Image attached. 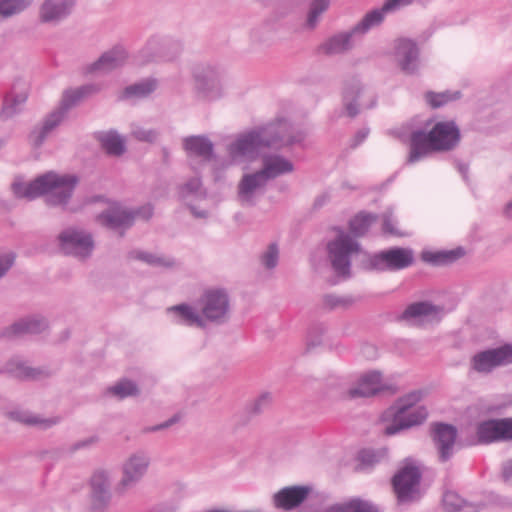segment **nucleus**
<instances>
[{
  "mask_svg": "<svg viewBox=\"0 0 512 512\" xmlns=\"http://www.w3.org/2000/svg\"><path fill=\"white\" fill-rule=\"evenodd\" d=\"M461 141V132L455 121H439L430 131L417 129L410 134L409 163H415L434 152L454 150Z\"/></svg>",
  "mask_w": 512,
  "mask_h": 512,
  "instance_id": "obj_1",
  "label": "nucleus"
},
{
  "mask_svg": "<svg viewBox=\"0 0 512 512\" xmlns=\"http://www.w3.org/2000/svg\"><path fill=\"white\" fill-rule=\"evenodd\" d=\"M100 90L101 86L99 84H86L76 89L65 90L59 107L45 117L40 127L31 132L30 140L33 145L35 147L41 146L47 135L64 120L71 108L82 100L97 94Z\"/></svg>",
  "mask_w": 512,
  "mask_h": 512,
  "instance_id": "obj_2",
  "label": "nucleus"
},
{
  "mask_svg": "<svg viewBox=\"0 0 512 512\" xmlns=\"http://www.w3.org/2000/svg\"><path fill=\"white\" fill-rule=\"evenodd\" d=\"M281 140L280 130L270 125L250 131L229 145L228 151L232 159L255 158L265 147H274Z\"/></svg>",
  "mask_w": 512,
  "mask_h": 512,
  "instance_id": "obj_3",
  "label": "nucleus"
},
{
  "mask_svg": "<svg viewBox=\"0 0 512 512\" xmlns=\"http://www.w3.org/2000/svg\"><path fill=\"white\" fill-rule=\"evenodd\" d=\"M79 178L73 174H58L49 171L41 175V196L51 207H65L73 196Z\"/></svg>",
  "mask_w": 512,
  "mask_h": 512,
  "instance_id": "obj_4",
  "label": "nucleus"
},
{
  "mask_svg": "<svg viewBox=\"0 0 512 512\" xmlns=\"http://www.w3.org/2000/svg\"><path fill=\"white\" fill-rule=\"evenodd\" d=\"M422 471L412 463L406 462L392 477L391 484L398 502L411 503L421 497L420 483Z\"/></svg>",
  "mask_w": 512,
  "mask_h": 512,
  "instance_id": "obj_5",
  "label": "nucleus"
},
{
  "mask_svg": "<svg viewBox=\"0 0 512 512\" xmlns=\"http://www.w3.org/2000/svg\"><path fill=\"white\" fill-rule=\"evenodd\" d=\"M415 263V254L410 247L394 246L381 250L368 260L369 267L379 272H396Z\"/></svg>",
  "mask_w": 512,
  "mask_h": 512,
  "instance_id": "obj_6",
  "label": "nucleus"
},
{
  "mask_svg": "<svg viewBox=\"0 0 512 512\" xmlns=\"http://www.w3.org/2000/svg\"><path fill=\"white\" fill-rule=\"evenodd\" d=\"M328 252L333 269L338 275L349 276L351 255L360 250L359 243L349 234L340 231L337 237L328 243Z\"/></svg>",
  "mask_w": 512,
  "mask_h": 512,
  "instance_id": "obj_7",
  "label": "nucleus"
},
{
  "mask_svg": "<svg viewBox=\"0 0 512 512\" xmlns=\"http://www.w3.org/2000/svg\"><path fill=\"white\" fill-rule=\"evenodd\" d=\"M57 240L63 254L79 259L88 258L94 250V240L91 233L83 229L66 228L59 233Z\"/></svg>",
  "mask_w": 512,
  "mask_h": 512,
  "instance_id": "obj_8",
  "label": "nucleus"
},
{
  "mask_svg": "<svg viewBox=\"0 0 512 512\" xmlns=\"http://www.w3.org/2000/svg\"><path fill=\"white\" fill-rule=\"evenodd\" d=\"M510 364H512V344L509 343L479 351L470 359V369L484 375Z\"/></svg>",
  "mask_w": 512,
  "mask_h": 512,
  "instance_id": "obj_9",
  "label": "nucleus"
},
{
  "mask_svg": "<svg viewBox=\"0 0 512 512\" xmlns=\"http://www.w3.org/2000/svg\"><path fill=\"white\" fill-rule=\"evenodd\" d=\"M149 465L147 452L138 450L132 453L122 464V477L115 487L116 493L123 495L134 488L146 474Z\"/></svg>",
  "mask_w": 512,
  "mask_h": 512,
  "instance_id": "obj_10",
  "label": "nucleus"
},
{
  "mask_svg": "<svg viewBox=\"0 0 512 512\" xmlns=\"http://www.w3.org/2000/svg\"><path fill=\"white\" fill-rule=\"evenodd\" d=\"M201 312L205 323L223 324L229 319V297L225 290H207L201 298Z\"/></svg>",
  "mask_w": 512,
  "mask_h": 512,
  "instance_id": "obj_11",
  "label": "nucleus"
},
{
  "mask_svg": "<svg viewBox=\"0 0 512 512\" xmlns=\"http://www.w3.org/2000/svg\"><path fill=\"white\" fill-rule=\"evenodd\" d=\"M430 436L437 450L438 460L441 463L449 461L454 454L457 428L452 424L434 422L430 425Z\"/></svg>",
  "mask_w": 512,
  "mask_h": 512,
  "instance_id": "obj_12",
  "label": "nucleus"
},
{
  "mask_svg": "<svg viewBox=\"0 0 512 512\" xmlns=\"http://www.w3.org/2000/svg\"><path fill=\"white\" fill-rule=\"evenodd\" d=\"M383 392L395 394L397 388L394 385L384 383L381 372L374 370L364 374L357 386L349 389L348 396L351 399L358 397L367 398Z\"/></svg>",
  "mask_w": 512,
  "mask_h": 512,
  "instance_id": "obj_13",
  "label": "nucleus"
},
{
  "mask_svg": "<svg viewBox=\"0 0 512 512\" xmlns=\"http://www.w3.org/2000/svg\"><path fill=\"white\" fill-rule=\"evenodd\" d=\"M91 510L93 512H106L111 502L110 481L104 471L95 472L90 481Z\"/></svg>",
  "mask_w": 512,
  "mask_h": 512,
  "instance_id": "obj_14",
  "label": "nucleus"
},
{
  "mask_svg": "<svg viewBox=\"0 0 512 512\" xmlns=\"http://www.w3.org/2000/svg\"><path fill=\"white\" fill-rule=\"evenodd\" d=\"M395 59L401 71L414 74L418 69L419 48L411 39L400 38L395 42Z\"/></svg>",
  "mask_w": 512,
  "mask_h": 512,
  "instance_id": "obj_15",
  "label": "nucleus"
},
{
  "mask_svg": "<svg viewBox=\"0 0 512 512\" xmlns=\"http://www.w3.org/2000/svg\"><path fill=\"white\" fill-rule=\"evenodd\" d=\"M387 413L392 416V422L385 428V434L388 436L395 435L402 430L420 425L428 416V411L424 406H419L413 410L403 412L402 414L398 413V411Z\"/></svg>",
  "mask_w": 512,
  "mask_h": 512,
  "instance_id": "obj_16",
  "label": "nucleus"
},
{
  "mask_svg": "<svg viewBox=\"0 0 512 512\" xmlns=\"http://www.w3.org/2000/svg\"><path fill=\"white\" fill-rule=\"evenodd\" d=\"M310 488L306 486H288L280 489L272 497L275 508L291 511L299 507L308 497Z\"/></svg>",
  "mask_w": 512,
  "mask_h": 512,
  "instance_id": "obj_17",
  "label": "nucleus"
},
{
  "mask_svg": "<svg viewBox=\"0 0 512 512\" xmlns=\"http://www.w3.org/2000/svg\"><path fill=\"white\" fill-rule=\"evenodd\" d=\"M75 2L76 0H44L39 8L40 22L59 23L71 14Z\"/></svg>",
  "mask_w": 512,
  "mask_h": 512,
  "instance_id": "obj_18",
  "label": "nucleus"
},
{
  "mask_svg": "<svg viewBox=\"0 0 512 512\" xmlns=\"http://www.w3.org/2000/svg\"><path fill=\"white\" fill-rule=\"evenodd\" d=\"M0 372H5L11 377L19 380H42L49 378L52 375V372L48 368H34L28 366L26 362L20 358L10 359Z\"/></svg>",
  "mask_w": 512,
  "mask_h": 512,
  "instance_id": "obj_19",
  "label": "nucleus"
},
{
  "mask_svg": "<svg viewBox=\"0 0 512 512\" xmlns=\"http://www.w3.org/2000/svg\"><path fill=\"white\" fill-rule=\"evenodd\" d=\"M47 321L40 316L22 318L6 327L1 335L8 339L23 337L25 335L39 334L47 328Z\"/></svg>",
  "mask_w": 512,
  "mask_h": 512,
  "instance_id": "obj_20",
  "label": "nucleus"
},
{
  "mask_svg": "<svg viewBox=\"0 0 512 512\" xmlns=\"http://www.w3.org/2000/svg\"><path fill=\"white\" fill-rule=\"evenodd\" d=\"M401 7L403 5L399 1L393 3L391 0H385L381 8L366 13L361 21L352 27V30L356 35H364L371 28L379 26L384 21L386 13L396 11Z\"/></svg>",
  "mask_w": 512,
  "mask_h": 512,
  "instance_id": "obj_21",
  "label": "nucleus"
},
{
  "mask_svg": "<svg viewBox=\"0 0 512 512\" xmlns=\"http://www.w3.org/2000/svg\"><path fill=\"white\" fill-rule=\"evenodd\" d=\"M127 57L128 55L124 48L115 46L111 50L104 52L98 60L90 64L87 67V72L109 73L123 66Z\"/></svg>",
  "mask_w": 512,
  "mask_h": 512,
  "instance_id": "obj_22",
  "label": "nucleus"
},
{
  "mask_svg": "<svg viewBox=\"0 0 512 512\" xmlns=\"http://www.w3.org/2000/svg\"><path fill=\"white\" fill-rule=\"evenodd\" d=\"M195 86L203 97L215 99L220 96V80L217 72L210 68H203L194 74Z\"/></svg>",
  "mask_w": 512,
  "mask_h": 512,
  "instance_id": "obj_23",
  "label": "nucleus"
},
{
  "mask_svg": "<svg viewBox=\"0 0 512 512\" xmlns=\"http://www.w3.org/2000/svg\"><path fill=\"white\" fill-rule=\"evenodd\" d=\"M268 180L261 170L245 174L238 185V198L242 205H253V194L259 189L265 187Z\"/></svg>",
  "mask_w": 512,
  "mask_h": 512,
  "instance_id": "obj_24",
  "label": "nucleus"
},
{
  "mask_svg": "<svg viewBox=\"0 0 512 512\" xmlns=\"http://www.w3.org/2000/svg\"><path fill=\"white\" fill-rule=\"evenodd\" d=\"M183 148L189 156L199 157L203 161H211L214 157V145L204 135H193L184 138Z\"/></svg>",
  "mask_w": 512,
  "mask_h": 512,
  "instance_id": "obj_25",
  "label": "nucleus"
},
{
  "mask_svg": "<svg viewBox=\"0 0 512 512\" xmlns=\"http://www.w3.org/2000/svg\"><path fill=\"white\" fill-rule=\"evenodd\" d=\"M170 46L171 44L166 41L163 42L156 38L150 39L145 47H143L139 52V55L142 58V63L174 59L179 52V47L175 46L176 53L170 54L168 51Z\"/></svg>",
  "mask_w": 512,
  "mask_h": 512,
  "instance_id": "obj_26",
  "label": "nucleus"
},
{
  "mask_svg": "<svg viewBox=\"0 0 512 512\" xmlns=\"http://www.w3.org/2000/svg\"><path fill=\"white\" fill-rule=\"evenodd\" d=\"M97 219L101 225L110 229H126L134 223L132 212L120 208H110L102 212Z\"/></svg>",
  "mask_w": 512,
  "mask_h": 512,
  "instance_id": "obj_27",
  "label": "nucleus"
},
{
  "mask_svg": "<svg viewBox=\"0 0 512 512\" xmlns=\"http://www.w3.org/2000/svg\"><path fill=\"white\" fill-rule=\"evenodd\" d=\"M465 253L466 252L463 247H457L451 250H424L421 252L420 257L423 262L432 266H447L461 259Z\"/></svg>",
  "mask_w": 512,
  "mask_h": 512,
  "instance_id": "obj_28",
  "label": "nucleus"
},
{
  "mask_svg": "<svg viewBox=\"0 0 512 512\" xmlns=\"http://www.w3.org/2000/svg\"><path fill=\"white\" fill-rule=\"evenodd\" d=\"M356 35L353 30L341 32L329 37L319 46V51L325 55L342 54L352 49V37Z\"/></svg>",
  "mask_w": 512,
  "mask_h": 512,
  "instance_id": "obj_29",
  "label": "nucleus"
},
{
  "mask_svg": "<svg viewBox=\"0 0 512 512\" xmlns=\"http://www.w3.org/2000/svg\"><path fill=\"white\" fill-rule=\"evenodd\" d=\"M363 92V87L360 81L356 78L347 80L343 88V105L347 112V115L351 118L356 117L359 114L358 99Z\"/></svg>",
  "mask_w": 512,
  "mask_h": 512,
  "instance_id": "obj_30",
  "label": "nucleus"
},
{
  "mask_svg": "<svg viewBox=\"0 0 512 512\" xmlns=\"http://www.w3.org/2000/svg\"><path fill=\"white\" fill-rule=\"evenodd\" d=\"M293 170V163L280 155H266L263 157L261 171L267 180L291 173Z\"/></svg>",
  "mask_w": 512,
  "mask_h": 512,
  "instance_id": "obj_31",
  "label": "nucleus"
},
{
  "mask_svg": "<svg viewBox=\"0 0 512 512\" xmlns=\"http://www.w3.org/2000/svg\"><path fill=\"white\" fill-rule=\"evenodd\" d=\"M442 312V307L434 305L428 301H420L408 305L402 314V318L406 320L428 318L430 321H438Z\"/></svg>",
  "mask_w": 512,
  "mask_h": 512,
  "instance_id": "obj_32",
  "label": "nucleus"
},
{
  "mask_svg": "<svg viewBox=\"0 0 512 512\" xmlns=\"http://www.w3.org/2000/svg\"><path fill=\"white\" fill-rule=\"evenodd\" d=\"M6 416L10 420L22 423L24 425L39 426L43 429H48L60 422L59 417L43 418L40 415L21 410L9 411L6 413Z\"/></svg>",
  "mask_w": 512,
  "mask_h": 512,
  "instance_id": "obj_33",
  "label": "nucleus"
},
{
  "mask_svg": "<svg viewBox=\"0 0 512 512\" xmlns=\"http://www.w3.org/2000/svg\"><path fill=\"white\" fill-rule=\"evenodd\" d=\"M169 313H173L177 323L187 326H197L204 328L206 326L203 317L190 305L178 304L167 309Z\"/></svg>",
  "mask_w": 512,
  "mask_h": 512,
  "instance_id": "obj_34",
  "label": "nucleus"
},
{
  "mask_svg": "<svg viewBox=\"0 0 512 512\" xmlns=\"http://www.w3.org/2000/svg\"><path fill=\"white\" fill-rule=\"evenodd\" d=\"M96 139L108 155L121 156L126 150L124 140L115 131L99 132Z\"/></svg>",
  "mask_w": 512,
  "mask_h": 512,
  "instance_id": "obj_35",
  "label": "nucleus"
},
{
  "mask_svg": "<svg viewBox=\"0 0 512 512\" xmlns=\"http://www.w3.org/2000/svg\"><path fill=\"white\" fill-rule=\"evenodd\" d=\"M477 438L483 444L502 441L500 419H489L480 422L477 426Z\"/></svg>",
  "mask_w": 512,
  "mask_h": 512,
  "instance_id": "obj_36",
  "label": "nucleus"
},
{
  "mask_svg": "<svg viewBox=\"0 0 512 512\" xmlns=\"http://www.w3.org/2000/svg\"><path fill=\"white\" fill-rule=\"evenodd\" d=\"M157 81L149 78L127 86L119 96L120 100L130 98H145L156 90Z\"/></svg>",
  "mask_w": 512,
  "mask_h": 512,
  "instance_id": "obj_37",
  "label": "nucleus"
},
{
  "mask_svg": "<svg viewBox=\"0 0 512 512\" xmlns=\"http://www.w3.org/2000/svg\"><path fill=\"white\" fill-rule=\"evenodd\" d=\"M11 189L15 197L33 200L41 196V175L29 183L14 181Z\"/></svg>",
  "mask_w": 512,
  "mask_h": 512,
  "instance_id": "obj_38",
  "label": "nucleus"
},
{
  "mask_svg": "<svg viewBox=\"0 0 512 512\" xmlns=\"http://www.w3.org/2000/svg\"><path fill=\"white\" fill-rule=\"evenodd\" d=\"M107 393L122 400L127 397H136L140 394L138 385L127 378L120 379L116 384L107 388Z\"/></svg>",
  "mask_w": 512,
  "mask_h": 512,
  "instance_id": "obj_39",
  "label": "nucleus"
},
{
  "mask_svg": "<svg viewBox=\"0 0 512 512\" xmlns=\"http://www.w3.org/2000/svg\"><path fill=\"white\" fill-rule=\"evenodd\" d=\"M273 127H277L280 130L281 140L277 143L274 148H281L284 146H291L294 144L301 143L305 139V133L301 130L289 133V125L285 121H280L277 124H271Z\"/></svg>",
  "mask_w": 512,
  "mask_h": 512,
  "instance_id": "obj_40",
  "label": "nucleus"
},
{
  "mask_svg": "<svg viewBox=\"0 0 512 512\" xmlns=\"http://www.w3.org/2000/svg\"><path fill=\"white\" fill-rule=\"evenodd\" d=\"M377 220V216L371 213L361 212L354 216L349 222V229L355 237L364 236L372 223Z\"/></svg>",
  "mask_w": 512,
  "mask_h": 512,
  "instance_id": "obj_41",
  "label": "nucleus"
},
{
  "mask_svg": "<svg viewBox=\"0 0 512 512\" xmlns=\"http://www.w3.org/2000/svg\"><path fill=\"white\" fill-rule=\"evenodd\" d=\"M27 95L24 93L17 94L13 97H5L3 107L0 112V118L3 121L11 119L21 111V106L26 102Z\"/></svg>",
  "mask_w": 512,
  "mask_h": 512,
  "instance_id": "obj_42",
  "label": "nucleus"
},
{
  "mask_svg": "<svg viewBox=\"0 0 512 512\" xmlns=\"http://www.w3.org/2000/svg\"><path fill=\"white\" fill-rule=\"evenodd\" d=\"M462 96L460 91H444V92H433L428 91L425 93V100L432 108H440L449 102L460 99Z\"/></svg>",
  "mask_w": 512,
  "mask_h": 512,
  "instance_id": "obj_43",
  "label": "nucleus"
},
{
  "mask_svg": "<svg viewBox=\"0 0 512 512\" xmlns=\"http://www.w3.org/2000/svg\"><path fill=\"white\" fill-rule=\"evenodd\" d=\"M329 0H313L307 14L304 27L308 30H314L319 23L321 15L329 8Z\"/></svg>",
  "mask_w": 512,
  "mask_h": 512,
  "instance_id": "obj_44",
  "label": "nucleus"
},
{
  "mask_svg": "<svg viewBox=\"0 0 512 512\" xmlns=\"http://www.w3.org/2000/svg\"><path fill=\"white\" fill-rule=\"evenodd\" d=\"M130 256L150 266L170 268L175 264L172 258H166L164 256L144 251H133L130 253Z\"/></svg>",
  "mask_w": 512,
  "mask_h": 512,
  "instance_id": "obj_45",
  "label": "nucleus"
},
{
  "mask_svg": "<svg viewBox=\"0 0 512 512\" xmlns=\"http://www.w3.org/2000/svg\"><path fill=\"white\" fill-rule=\"evenodd\" d=\"M33 0H0V17L7 19L26 10Z\"/></svg>",
  "mask_w": 512,
  "mask_h": 512,
  "instance_id": "obj_46",
  "label": "nucleus"
},
{
  "mask_svg": "<svg viewBox=\"0 0 512 512\" xmlns=\"http://www.w3.org/2000/svg\"><path fill=\"white\" fill-rule=\"evenodd\" d=\"M423 395L424 393L421 390L412 391L404 395L403 397L399 398L395 402V404L389 408L387 412L398 411V413L400 414H402L403 412H407L422 400Z\"/></svg>",
  "mask_w": 512,
  "mask_h": 512,
  "instance_id": "obj_47",
  "label": "nucleus"
},
{
  "mask_svg": "<svg viewBox=\"0 0 512 512\" xmlns=\"http://www.w3.org/2000/svg\"><path fill=\"white\" fill-rule=\"evenodd\" d=\"M339 512H378L375 507L359 499L344 504H336Z\"/></svg>",
  "mask_w": 512,
  "mask_h": 512,
  "instance_id": "obj_48",
  "label": "nucleus"
},
{
  "mask_svg": "<svg viewBox=\"0 0 512 512\" xmlns=\"http://www.w3.org/2000/svg\"><path fill=\"white\" fill-rule=\"evenodd\" d=\"M442 501L446 512H457L466 502L454 491L445 492Z\"/></svg>",
  "mask_w": 512,
  "mask_h": 512,
  "instance_id": "obj_49",
  "label": "nucleus"
},
{
  "mask_svg": "<svg viewBox=\"0 0 512 512\" xmlns=\"http://www.w3.org/2000/svg\"><path fill=\"white\" fill-rule=\"evenodd\" d=\"M279 250L276 243H271L261 256V262L267 269H273L278 264Z\"/></svg>",
  "mask_w": 512,
  "mask_h": 512,
  "instance_id": "obj_50",
  "label": "nucleus"
},
{
  "mask_svg": "<svg viewBox=\"0 0 512 512\" xmlns=\"http://www.w3.org/2000/svg\"><path fill=\"white\" fill-rule=\"evenodd\" d=\"M323 303L327 308L335 309L337 307H348L351 304V300L334 294H327L323 297Z\"/></svg>",
  "mask_w": 512,
  "mask_h": 512,
  "instance_id": "obj_51",
  "label": "nucleus"
},
{
  "mask_svg": "<svg viewBox=\"0 0 512 512\" xmlns=\"http://www.w3.org/2000/svg\"><path fill=\"white\" fill-rule=\"evenodd\" d=\"M15 258V253L0 250V279L4 277L13 266Z\"/></svg>",
  "mask_w": 512,
  "mask_h": 512,
  "instance_id": "obj_52",
  "label": "nucleus"
},
{
  "mask_svg": "<svg viewBox=\"0 0 512 512\" xmlns=\"http://www.w3.org/2000/svg\"><path fill=\"white\" fill-rule=\"evenodd\" d=\"M201 185L202 183L200 178H191L180 188L179 193L182 198H185L188 195L197 193L200 190Z\"/></svg>",
  "mask_w": 512,
  "mask_h": 512,
  "instance_id": "obj_53",
  "label": "nucleus"
},
{
  "mask_svg": "<svg viewBox=\"0 0 512 512\" xmlns=\"http://www.w3.org/2000/svg\"><path fill=\"white\" fill-rule=\"evenodd\" d=\"M381 455L374 450H363L359 454V460L364 466H373L380 462Z\"/></svg>",
  "mask_w": 512,
  "mask_h": 512,
  "instance_id": "obj_54",
  "label": "nucleus"
},
{
  "mask_svg": "<svg viewBox=\"0 0 512 512\" xmlns=\"http://www.w3.org/2000/svg\"><path fill=\"white\" fill-rule=\"evenodd\" d=\"M271 399L272 397L270 393H263L251 404V412L254 414H259L265 407L270 404Z\"/></svg>",
  "mask_w": 512,
  "mask_h": 512,
  "instance_id": "obj_55",
  "label": "nucleus"
},
{
  "mask_svg": "<svg viewBox=\"0 0 512 512\" xmlns=\"http://www.w3.org/2000/svg\"><path fill=\"white\" fill-rule=\"evenodd\" d=\"M500 425H501V440L512 442V417L511 418H501Z\"/></svg>",
  "mask_w": 512,
  "mask_h": 512,
  "instance_id": "obj_56",
  "label": "nucleus"
},
{
  "mask_svg": "<svg viewBox=\"0 0 512 512\" xmlns=\"http://www.w3.org/2000/svg\"><path fill=\"white\" fill-rule=\"evenodd\" d=\"M133 136L140 141L153 142L157 138V133L153 130L137 128L132 132Z\"/></svg>",
  "mask_w": 512,
  "mask_h": 512,
  "instance_id": "obj_57",
  "label": "nucleus"
},
{
  "mask_svg": "<svg viewBox=\"0 0 512 512\" xmlns=\"http://www.w3.org/2000/svg\"><path fill=\"white\" fill-rule=\"evenodd\" d=\"M99 441V438L97 436H90L86 439L80 440L75 442L70 448L69 451L71 453H74L80 449L89 448L92 445L96 444Z\"/></svg>",
  "mask_w": 512,
  "mask_h": 512,
  "instance_id": "obj_58",
  "label": "nucleus"
},
{
  "mask_svg": "<svg viewBox=\"0 0 512 512\" xmlns=\"http://www.w3.org/2000/svg\"><path fill=\"white\" fill-rule=\"evenodd\" d=\"M179 420V417L178 415H174L172 416L170 419L164 421L163 423L161 424H158V425H154V426H151V427H148L145 429V431L147 432H156V431H160V430H163V429H166V428H169L170 426H172L173 424H175L176 422H178Z\"/></svg>",
  "mask_w": 512,
  "mask_h": 512,
  "instance_id": "obj_59",
  "label": "nucleus"
},
{
  "mask_svg": "<svg viewBox=\"0 0 512 512\" xmlns=\"http://www.w3.org/2000/svg\"><path fill=\"white\" fill-rule=\"evenodd\" d=\"M134 219L141 217L144 220H149L153 215V207L150 204L140 207L139 209L132 212Z\"/></svg>",
  "mask_w": 512,
  "mask_h": 512,
  "instance_id": "obj_60",
  "label": "nucleus"
},
{
  "mask_svg": "<svg viewBox=\"0 0 512 512\" xmlns=\"http://www.w3.org/2000/svg\"><path fill=\"white\" fill-rule=\"evenodd\" d=\"M382 230L386 234L398 235V231L394 227L393 220L390 215H384Z\"/></svg>",
  "mask_w": 512,
  "mask_h": 512,
  "instance_id": "obj_61",
  "label": "nucleus"
},
{
  "mask_svg": "<svg viewBox=\"0 0 512 512\" xmlns=\"http://www.w3.org/2000/svg\"><path fill=\"white\" fill-rule=\"evenodd\" d=\"M502 478L507 483H512V459L503 463Z\"/></svg>",
  "mask_w": 512,
  "mask_h": 512,
  "instance_id": "obj_62",
  "label": "nucleus"
},
{
  "mask_svg": "<svg viewBox=\"0 0 512 512\" xmlns=\"http://www.w3.org/2000/svg\"><path fill=\"white\" fill-rule=\"evenodd\" d=\"M369 134V129L368 128H363V129H360L354 136L353 138V143L351 144V147L355 148L357 147L359 144H361L365 139L366 137L368 136Z\"/></svg>",
  "mask_w": 512,
  "mask_h": 512,
  "instance_id": "obj_63",
  "label": "nucleus"
},
{
  "mask_svg": "<svg viewBox=\"0 0 512 512\" xmlns=\"http://www.w3.org/2000/svg\"><path fill=\"white\" fill-rule=\"evenodd\" d=\"M478 510L479 509L475 504L466 501L463 506L457 510V512H478Z\"/></svg>",
  "mask_w": 512,
  "mask_h": 512,
  "instance_id": "obj_64",
  "label": "nucleus"
}]
</instances>
